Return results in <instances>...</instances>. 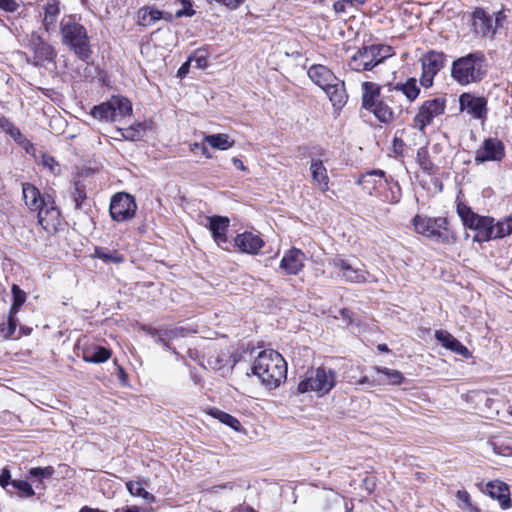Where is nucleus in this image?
<instances>
[{
    "label": "nucleus",
    "instance_id": "40",
    "mask_svg": "<svg viewBox=\"0 0 512 512\" xmlns=\"http://www.w3.org/2000/svg\"><path fill=\"white\" fill-rule=\"evenodd\" d=\"M162 18V12L157 9H142L139 11L138 23L142 26H151Z\"/></svg>",
    "mask_w": 512,
    "mask_h": 512
},
{
    "label": "nucleus",
    "instance_id": "5",
    "mask_svg": "<svg viewBox=\"0 0 512 512\" xmlns=\"http://www.w3.org/2000/svg\"><path fill=\"white\" fill-rule=\"evenodd\" d=\"M412 224L415 231L429 239L441 243H452L455 241L453 231L449 227L446 217H427L416 215Z\"/></svg>",
    "mask_w": 512,
    "mask_h": 512
},
{
    "label": "nucleus",
    "instance_id": "46",
    "mask_svg": "<svg viewBox=\"0 0 512 512\" xmlns=\"http://www.w3.org/2000/svg\"><path fill=\"white\" fill-rule=\"evenodd\" d=\"M364 3L363 0H339L333 5L336 13H345L349 7H357Z\"/></svg>",
    "mask_w": 512,
    "mask_h": 512
},
{
    "label": "nucleus",
    "instance_id": "59",
    "mask_svg": "<svg viewBox=\"0 0 512 512\" xmlns=\"http://www.w3.org/2000/svg\"><path fill=\"white\" fill-rule=\"evenodd\" d=\"M472 212L473 211L471 210V208L466 205L458 204V206H457V213L460 216L461 220L463 218H465L466 216H468V214H470Z\"/></svg>",
    "mask_w": 512,
    "mask_h": 512
},
{
    "label": "nucleus",
    "instance_id": "22",
    "mask_svg": "<svg viewBox=\"0 0 512 512\" xmlns=\"http://www.w3.org/2000/svg\"><path fill=\"white\" fill-rule=\"evenodd\" d=\"M29 46L34 52L36 63L51 61L55 56L53 47L38 35H32Z\"/></svg>",
    "mask_w": 512,
    "mask_h": 512
},
{
    "label": "nucleus",
    "instance_id": "55",
    "mask_svg": "<svg viewBox=\"0 0 512 512\" xmlns=\"http://www.w3.org/2000/svg\"><path fill=\"white\" fill-rule=\"evenodd\" d=\"M19 4L16 0H0V8L7 12H14L18 9Z\"/></svg>",
    "mask_w": 512,
    "mask_h": 512
},
{
    "label": "nucleus",
    "instance_id": "54",
    "mask_svg": "<svg viewBox=\"0 0 512 512\" xmlns=\"http://www.w3.org/2000/svg\"><path fill=\"white\" fill-rule=\"evenodd\" d=\"M384 381L380 378V377H369V376H363L361 377L357 384L358 385H364V384H368L370 386H376V385H381V383H383Z\"/></svg>",
    "mask_w": 512,
    "mask_h": 512
},
{
    "label": "nucleus",
    "instance_id": "14",
    "mask_svg": "<svg viewBox=\"0 0 512 512\" xmlns=\"http://www.w3.org/2000/svg\"><path fill=\"white\" fill-rule=\"evenodd\" d=\"M460 110H466L476 119H483L487 114V100L471 93L464 92L459 97Z\"/></svg>",
    "mask_w": 512,
    "mask_h": 512
},
{
    "label": "nucleus",
    "instance_id": "4",
    "mask_svg": "<svg viewBox=\"0 0 512 512\" xmlns=\"http://www.w3.org/2000/svg\"><path fill=\"white\" fill-rule=\"evenodd\" d=\"M392 56V48L383 44L362 46L351 56L347 66L351 71H371Z\"/></svg>",
    "mask_w": 512,
    "mask_h": 512
},
{
    "label": "nucleus",
    "instance_id": "30",
    "mask_svg": "<svg viewBox=\"0 0 512 512\" xmlns=\"http://www.w3.org/2000/svg\"><path fill=\"white\" fill-rule=\"evenodd\" d=\"M389 92H401L409 102H413L420 93L415 78H409L405 83H397L396 85H388Z\"/></svg>",
    "mask_w": 512,
    "mask_h": 512
},
{
    "label": "nucleus",
    "instance_id": "48",
    "mask_svg": "<svg viewBox=\"0 0 512 512\" xmlns=\"http://www.w3.org/2000/svg\"><path fill=\"white\" fill-rule=\"evenodd\" d=\"M85 199V190L80 185L76 184L73 191V200L75 202L76 208H81Z\"/></svg>",
    "mask_w": 512,
    "mask_h": 512
},
{
    "label": "nucleus",
    "instance_id": "41",
    "mask_svg": "<svg viewBox=\"0 0 512 512\" xmlns=\"http://www.w3.org/2000/svg\"><path fill=\"white\" fill-rule=\"evenodd\" d=\"M417 163L423 172L432 174L434 172V164L432 163L427 147H420L416 155Z\"/></svg>",
    "mask_w": 512,
    "mask_h": 512
},
{
    "label": "nucleus",
    "instance_id": "16",
    "mask_svg": "<svg viewBox=\"0 0 512 512\" xmlns=\"http://www.w3.org/2000/svg\"><path fill=\"white\" fill-rule=\"evenodd\" d=\"M386 172L380 169L367 171L357 180V184L361 185L369 195H379L380 188L387 182Z\"/></svg>",
    "mask_w": 512,
    "mask_h": 512
},
{
    "label": "nucleus",
    "instance_id": "7",
    "mask_svg": "<svg viewBox=\"0 0 512 512\" xmlns=\"http://www.w3.org/2000/svg\"><path fill=\"white\" fill-rule=\"evenodd\" d=\"M22 193L26 206L32 211H38V221L44 226L49 217L52 221L59 216L50 196H42L40 191L30 183L22 184Z\"/></svg>",
    "mask_w": 512,
    "mask_h": 512
},
{
    "label": "nucleus",
    "instance_id": "12",
    "mask_svg": "<svg viewBox=\"0 0 512 512\" xmlns=\"http://www.w3.org/2000/svg\"><path fill=\"white\" fill-rule=\"evenodd\" d=\"M505 157L504 143L496 138H486L481 146L476 150L474 161L476 164L493 161L499 162Z\"/></svg>",
    "mask_w": 512,
    "mask_h": 512
},
{
    "label": "nucleus",
    "instance_id": "24",
    "mask_svg": "<svg viewBox=\"0 0 512 512\" xmlns=\"http://www.w3.org/2000/svg\"><path fill=\"white\" fill-rule=\"evenodd\" d=\"M435 338L439 341L443 347L451 350L452 352L461 355L463 357H469L470 352L460 341H458L452 334L444 330H437L435 332Z\"/></svg>",
    "mask_w": 512,
    "mask_h": 512
},
{
    "label": "nucleus",
    "instance_id": "42",
    "mask_svg": "<svg viewBox=\"0 0 512 512\" xmlns=\"http://www.w3.org/2000/svg\"><path fill=\"white\" fill-rule=\"evenodd\" d=\"M496 239H502L512 234V216L504 217L498 221L495 220Z\"/></svg>",
    "mask_w": 512,
    "mask_h": 512
},
{
    "label": "nucleus",
    "instance_id": "33",
    "mask_svg": "<svg viewBox=\"0 0 512 512\" xmlns=\"http://www.w3.org/2000/svg\"><path fill=\"white\" fill-rule=\"evenodd\" d=\"M119 136L128 141H140L146 135V125L144 123H135L127 128H118Z\"/></svg>",
    "mask_w": 512,
    "mask_h": 512
},
{
    "label": "nucleus",
    "instance_id": "23",
    "mask_svg": "<svg viewBox=\"0 0 512 512\" xmlns=\"http://www.w3.org/2000/svg\"><path fill=\"white\" fill-rule=\"evenodd\" d=\"M209 229L213 236L214 241L222 246L227 243L226 232L229 227L230 220L224 216H212L208 218Z\"/></svg>",
    "mask_w": 512,
    "mask_h": 512
},
{
    "label": "nucleus",
    "instance_id": "21",
    "mask_svg": "<svg viewBox=\"0 0 512 512\" xmlns=\"http://www.w3.org/2000/svg\"><path fill=\"white\" fill-rule=\"evenodd\" d=\"M0 128L8 134L13 140L23 148L27 153H30L34 146L8 118L0 117Z\"/></svg>",
    "mask_w": 512,
    "mask_h": 512
},
{
    "label": "nucleus",
    "instance_id": "38",
    "mask_svg": "<svg viewBox=\"0 0 512 512\" xmlns=\"http://www.w3.org/2000/svg\"><path fill=\"white\" fill-rule=\"evenodd\" d=\"M126 488L132 496L141 497L147 503L155 502V497L144 488L142 481H128Z\"/></svg>",
    "mask_w": 512,
    "mask_h": 512
},
{
    "label": "nucleus",
    "instance_id": "57",
    "mask_svg": "<svg viewBox=\"0 0 512 512\" xmlns=\"http://www.w3.org/2000/svg\"><path fill=\"white\" fill-rule=\"evenodd\" d=\"M493 450L496 454L502 456H512V448L509 446H498L497 444H493Z\"/></svg>",
    "mask_w": 512,
    "mask_h": 512
},
{
    "label": "nucleus",
    "instance_id": "45",
    "mask_svg": "<svg viewBox=\"0 0 512 512\" xmlns=\"http://www.w3.org/2000/svg\"><path fill=\"white\" fill-rule=\"evenodd\" d=\"M13 303L10 308L11 312H18L19 308L26 300V294L17 285L12 286Z\"/></svg>",
    "mask_w": 512,
    "mask_h": 512
},
{
    "label": "nucleus",
    "instance_id": "62",
    "mask_svg": "<svg viewBox=\"0 0 512 512\" xmlns=\"http://www.w3.org/2000/svg\"><path fill=\"white\" fill-rule=\"evenodd\" d=\"M154 341L158 344L163 345L166 349H170V345L168 343V340L165 337H162L161 333H159L156 338H154Z\"/></svg>",
    "mask_w": 512,
    "mask_h": 512
},
{
    "label": "nucleus",
    "instance_id": "15",
    "mask_svg": "<svg viewBox=\"0 0 512 512\" xmlns=\"http://www.w3.org/2000/svg\"><path fill=\"white\" fill-rule=\"evenodd\" d=\"M472 28L476 35L492 37L496 32L493 15L488 14L483 8H476L472 13Z\"/></svg>",
    "mask_w": 512,
    "mask_h": 512
},
{
    "label": "nucleus",
    "instance_id": "53",
    "mask_svg": "<svg viewBox=\"0 0 512 512\" xmlns=\"http://www.w3.org/2000/svg\"><path fill=\"white\" fill-rule=\"evenodd\" d=\"M41 163L44 167H47L52 173H55L56 168L59 166L52 156L46 154H43Z\"/></svg>",
    "mask_w": 512,
    "mask_h": 512
},
{
    "label": "nucleus",
    "instance_id": "31",
    "mask_svg": "<svg viewBox=\"0 0 512 512\" xmlns=\"http://www.w3.org/2000/svg\"><path fill=\"white\" fill-rule=\"evenodd\" d=\"M384 185H386V190L380 192L379 194L381 195L382 200L390 204L399 203L402 197V193L398 181L395 180L392 176H389L387 178V182H384Z\"/></svg>",
    "mask_w": 512,
    "mask_h": 512
},
{
    "label": "nucleus",
    "instance_id": "19",
    "mask_svg": "<svg viewBox=\"0 0 512 512\" xmlns=\"http://www.w3.org/2000/svg\"><path fill=\"white\" fill-rule=\"evenodd\" d=\"M305 259L306 256L301 250L292 248L283 256L280 268L287 274L296 275L303 269Z\"/></svg>",
    "mask_w": 512,
    "mask_h": 512
},
{
    "label": "nucleus",
    "instance_id": "26",
    "mask_svg": "<svg viewBox=\"0 0 512 512\" xmlns=\"http://www.w3.org/2000/svg\"><path fill=\"white\" fill-rule=\"evenodd\" d=\"M111 357V350L99 345H89L82 348V358L89 363H104Z\"/></svg>",
    "mask_w": 512,
    "mask_h": 512
},
{
    "label": "nucleus",
    "instance_id": "27",
    "mask_svg": "<svg viewBox=\"0 0 512 512\" xmlns=\"http://www.w3.org/2000/svg\"><path fill=\"white\" fill-rule=\"evenodd\" d=\"M495 219L490 216H481L480 220H478L476 224L477 234L475 236V240L487 242L490 240H495Z\"/></svg>",
    "mask_w": 512,
    "mask_h": 512
},
{
    "label": "nucleus",
    "instance_id": "11",
    "mask_svg": "<svg viewBox=\"0 0 512 512\" xmlns=\"http://www.w3.org/2000/svg\"><path fill=\"white\" fill-rule=\"evenodd\" d=\"M446 55L443 52L429 51L421 58V85L428 88L433 84L435 75L444 67Z\"/></svg>",
    "mask_w": 512,
    "mask_h": 512
},
{
    "label": "nucleus",
    "instance_id": "32",
    "mask_svg": "<svg viewBox=\"0 0 512 512\" xmlns=\"http://www.w3.org/2000/svg\"><path fill=\"white\" fill-rule=\"evenodd\" d=\"M92 257L102 260L105 264H120L124 262V255L122 253L107 247H95Z\"/></svg>",
    "mask_w": 512,
    "mask_h": 512
},
{
    "label": "nucleus",
    "instance_id": "18",
    "mask_svg": "<svg viewBox=\"0 0 512 512\" xmlns=\"http://www.w3.org/2000/svg\"><path fill=\"white\" fill-rule=\"evenodd\" d=\"M307 74L311 81L323 90L331 83H338V77L328 67L321 64L310 66Z\"/></svg>",
    "mask_w": 512,
    "mask_h": 512
},
{
    "label": "nucleus",
    "instance_id": "25",
    "mask_svg": "<svg viewBox=\"0 0 512 512\" xmlns=\"http://www.w3.org/2000/svg\"><path fill=\"white\" fill-rule=\"evenodd\" d=\"M324 91L335 109H341L347 103L348 94L343 80L338 78V83H331Z\"/></svg>",
    "mask_w": 512,
    "mask_h": 512
},
{
    "label": "nucleus",
    "instance_id": "28",
    "mask_svg": "<svg viewBox=\"0 0 512 512\" xmlns=\"http://www.w3.org/2000/svg\"><path fill=\"white\" fill-rule=\"evenodd\" d=\"M310 171L313 182L319 186L321 191H327L329 184V176L327 173V169L323 165V161L321 159L313 158L311 160Z\"/></svg>",
    "mask_w": 512,
    "mask_h": 512
},
{
    "label": "nucleus",
    "instance_id": "8",
    "mask_svg": "<svg viewBox=\"0 0 512 512\" xmlns=\"http://www.w3.org/2000/svg\"><path fill=\"white\" fill-rule=\"evenodd\" d=\"M132 112L131 102L124 97H112L109 101L96 105L91 115L100 121L115 122Z\"/></svg>",
    "mask_w": 512,
    "mask_h": 512
},
{
    "label": "nucleus",
    "instance_id": "39",
    "mask_svg": "<svg viewBox=\"0 0 512 512\" xmlns=\"http://www.w3.org/2000/svg\"><path fill=\"white\" fill-rule=\"evenodd\" d=\"M210 415L218 419L221 423L231 427L235 431H240L241 429V423L239 422V420L224 411L214 408L211 409Z\"/></svg>",
    "mask_w": 512,
    "mask_h": 512
},
{
    "label": "nucleus",
    "instance_id": "44",
    "mask_svg": "<svg viewBox=\"0 0 512 512\" xmlns=\"http://www.w3.org/2000/svg\"><path fill=\"white\" fill-rule=\"evenodd\" d=\"M16 312H9L7 323L0 324V331L3 334L4 338L8 339L10 338L17 327V319H16Z\"/></svg>",
    "mask_w": 512,
    "mask_h": 512
},
{
    "label": "nucleus",
    "instance_id": "61",
    "mask_svg": "<svg viewBox=\"0 0 512 512\" xmlns=\"http://www.w3.org/2000/svg\"><path fill=\"white\" fill-rule=\"evenodd\" d=\"M143 329L153 339L156 338V336L160 333V327L159 328H154V327H151V326H147V327H144Z\"/></svg>",
    "mask_w": 512,
    "mask_h": 512
},
{
    "label": "nucleus",
    "instance_id": "36",
    "mask_svg": "<svg viewBox=\"0 0 512 512\" xmlns=\"http://www.w3.org/2000/svg\"><path fill=\"white\" fill-rule=\"evenodd\" d=\"M376 118L383 123H389L393 119V111L384 100H379L375 106L368 108Z\"/></svg>",
    "mask_w": 512,
    "mask_h": 512
},
{
    "label": "nucleus",
    "instance_id": "1",
    "mask_svg": "<svg viewBox=\"0 0 512 512\" xmlns=\"http://www.w3.org/2000/svg\"><path fill=\"white\" fill-rule=\"evenodd\" d=\"M252 372L269 389L277 388L287 377V363L280 353L273 349L259 352L252 366Z\"/></svg>",
    "mask_w": 512,
    "mask_h": 512
},
{
    "label": "nucleus",
    "instance_id": "47",
    "mask_svg": "<svg viewBox=\"0 0 512 512\" xmlns=\"http://www.w3.org/2000/svg\"><path fill=\"white\" fill-rule=\"evenodd\" d=\"M11 484L15 489L23 493L25 497H32L35 494L31 484H29L27 481L13 480Z\"/></svg>",
    "mask_w": 512,
    "mask_h": 512
},
{
    "label": "nucleus",
    "instance_id": "10",
    "mask_svg": "<svg viewBox=\"0 0 512 512\" xmlns=\"http://www.w3.org/2000/svg\"><path fill=\"white\" fill-rule=\"evenodd\" d=\"M137 204L135 198L125 192H118L111 198L109 214L116 222L131 220L136 213Z\"/></svg>",
    "mask_w": 512,
    "mask_h": 512
},
{
    "label": "nucleus",
    "instance_id": "64",
    "mask_svg": "<svg viewBox=\"0 0 512 512\" xmlns=\"http://www.w3.org/2000/svg\"><path fill=\"white\" fill-rule=\"evenodd\" d=\"M194 147L195 148H200L202 153L207 157V158H210L211 156L208 154V149L207 147H205L204 145H200L198 143H195L194 144Z\"/></svg>",
    "mask_w": 512,
    "mask_h": 512
},
{
    "label": "nucleus",
    "instance_id": "29",
    "mask_svg": "<svg viewBox=\"0 0 512 512\" xmlns=\"http://www.w3.org/2000/svg\"><path fill=\"white\" fill-rule=\"evenodd\" d=\"M362 107L366 110L375 106L380 99L381 87L377 83L364 81L362 83Z\"/></svg>",
    "mask_w": 512,
    "mask_h": 512
},
{
    "label": "nucleus",
    "instance_id": "49",
    "mask_svg": "<svg viewBox=\"0 0 512 512\" xmlns=\"http://www.w3.org/2000/svg\"><path fill=\"white\" fill-rule=\"evenodd\" d=\"M182 329L174 328V327H160V333L162 337H165L168 341L172 340L180 335Z\"/></svg>",
    "mask_w": 512,
    "mask_h": 512
},
{
    "label": "nucleus",
    "instance_id": "58",
    "mask_svg": "<svg viewBox=\"0 0 512 512\" xmlns=\"http://www.w3.org/2000/svg\"><path fill=\"white\" fill-rule=\"evenodd\" d=\"M11 474L9 469L3 468L0 471V485L6 487L10 483Z\"/></svg>",
    "mask_w": 512,
    "mask_h": 512
},
{
    "label": "nucleus",
    "instance_id": "34",
    "mask_svg": "<svg viewBox=\"0 0 512 512\" xmlns=\"http://www.w3.org/2000/svg\"><path fill=\"white\" fill-rule=\"evenodd\" d=\"M45 15L43 19V25L47 32L54 30L57 22V16L59 14V5L56 1H48L45 6Z\"/></svg>",
    "mask_w": 512,
    "mask_h": 512
},
{
    "label": "nucleus",
    "instance_id": "52",
    "mask_svg": "<svg viewBox=\"0 0 512 512\" xmlns=\"http://www.w3.org/2000/svg\"><path fill=\"white\" fill-rule=\"evenodd\" d=\"M480 218H481L480 215L472 212V213L468 214V216L463 218L462 221H463V224L465 227L475 230L476 224H477L478 220H480Z\"/></svg>",
    "mask_w": 512,
    "mask_h": 512
},
{
    "label": "nucleus",
    "instance_id": "20",
    "mask_svg": "<svg viewBox=\"0 0 512 512\" xmlns=\"http://www.w3.org/2000/svg\"><path fill=\"white\" fill-rule=\"evenodd\" d=\"M234 241L235 245L242 252L248 254H257L264 245L263 240L258 235L251 232H244L237 235Z\"/></svg>",
    "mask_w": 512,
    "mask_h": 512
},
{
    "label": "nucleus",
    "instance_id": "50",
    "mask_svg": "<svg viewBox=\"0 0 512 512\" xmlns=\"http://www.w3.org/2000/svg\"><path fill=\"white\" fill-rule=\"evenodd\" d=\"M456 497L459 502L462 504H459L460 508L467 509L469 506H471V497L470 494L466 490H459L456 493Z\"/></svg>",
    "mask_w": 512,
    "mask_h": 512
},
{
    "label": "nucleus",
    "instance_id": "3",
    "mask_svg": "<svg viewBox=\"0 0 512 512\" xmlns=\"http://www.w3.org/2000/svg\"><path fill=\"white\" fill-rule=\"evenodd\" d=\"M62 40L77 57L87 62L92 54L90 40L86 28L77 23L73 18H64L60 24Z\"/></svg>",
    "mask_w": 512,
    "mask_h": 512
},
{
    "label": "nucleus",
    "instance_id": "37",
    "mask_svg": "<svg viewBox=\"0 0 512 512\" xmlns=\"http://www.w3.org/2000/svg\"><path fill=\"white\" fill-rule=\"evenodd\" d=\"M205 141L215 149L227 150L234 145V141L227 134H211L205 136Z\"/></svg>",
    "mask_w": 512,
    "mask_h": 512
},
{
    "label": "nucleus",
    "instance_id": "60",
    "mask_svg": "<svg viewBox=\"0 0 512 512\" xmlns=\"http://www.w3.org/2000/svg\"><path fill=\"white\" fill-rule=\"evenodd\" d=\"M190 62H191V58H189L185 63H183L181 65V67L179 68L178 70V76L180 78H184L188 72H189V68H190Z\"/></svg>",
    "mask_w": 512,
    "mask_h": 512
},
{
    "label": "nucleus",
    "instance_id": "56",
    "mask_svg": "<svg viewBox=\"0 0 512 512\" xmlns=\"http://www.w3.org/2000/svg\"><path fill=\"white\" fill-rule=\"evenodd\" d=\"M505 20L506 14L504 10H499L493 14V24L495 25L496 30L504 25Z\"/></svg>",
    "mask_w": 512,
    "mask_h": 512
},
{
    "label": "nucleus",
    "instance_id": "63",
    "mask_svg": "<svg viewBox=\"0 0 512 512\" xmlns=\"http://www.w3.org/2000/svg\"><path fill=\"white\" fill-rule=\"evenodd\" d=\"M232 163H233V165L236 168H238V169H240L242 171H246L247 170V167L243 164V162L240 159L236 158V157H234L232 159Z\"/></svg>",
    "mask_w": 512,
    "mask_h": 512
},
{
    "label": "nucleus",
    "instance_id": "9",
    "mask_svg": "<svg viewBox=\"0 0 512 512\" xmlns=\"http://www.w3.org/2000/svg\"><path fill=\"white\" fill-rule=\"evenodd\" d=\"M445 108L446 99L443 97L424 101L413 118V126L424 133L425 128L432 124L434 118L445 112Z\"/></svg>",
    "mask_w": 512,
    "mask_h": 512
},
{
    "label": "nucleus",
    "instance_id": "51",
    "mask_svg": "<svg viewBox=\"0 0 512 512\" xmlns=\"http://www.w3.org/2000/svg\"><path fill=\"white\" fill-rule=\"evenodd\" d=\"M183 5L184 7L176 12V17H191L195 14V10L192 8V4L189 0H183Z\"/></svg>",
    "mask_w": 512,
    "mask_h": 512
},
{
    "label": "nucleus",
    "instance_id": "2",
    "mask_svg": "<svg viewBox=\"0 0 512 512\" xmlns=\"http://www.w3.org/2000/svg\"><path fill=\"white\" fill-rule=\"evenodd\" d=\"M488 62L482 51L468 53L455 59L451 65V78L461 86L480 83L487 75Z\"/></svg>",
    "mask_w": 512,
    "mask_h": 512
},
{
    "label": "nucleus",
    "instance_id": "6",
    "mask_svg": "<svg viewBox=\"0 0 512 512\" xmlns=\"http://www.w3.org/2000/svg\"><path fill=\"white\" fill-rule=\"evenodd\" d=\"M336 385V372L328 367L320 366L307 372L298 386V393L315 392L318 396L328 394Z\"/></svg>",
    "mask_w": 512,
    "mask_h": 512
},
{
    "label": "nucleus",
    "instance_id": "17",
    "mask_svg": "<svg viewBox=\"0 0 512 512\" xmlns=\"http://www.w3.org/2000/svg\"><path fill=\"white\" fill-rule=\"evenodd\" d=\"M486 492L491 498L498 500L501 509L507 510L512 507L510 490L506 483L500 480L489 481L486 484Z\"/></svg>",
    "mask_w": 512,
    "mask_h": 512
},
{
    "label": "nucleus",
    "instance_id": "43",
    "mask_svg": "<svg viewBox=\"0 0 512 512\" xmlns=\"http://www.w3.org/2000/svg\"><path fill=\"white\" fill-rule=\"evenodd\" d=\"M54 472L55 470L52 466L35 467L30 469L29 475L34 481L38 482V487L40 484H43V479L51 478Z\"/></svg>",
    "mask_w": 512,
    "mask_h": 512
},
{
    "label": "nucleus",
    "instance_id": "13",
    "mask_svg": "<svg viewBox=\"0 0 512 512\" xmlns=\"http://www.w3.org/2000/svg\"><path fill=\"white\" fill-rule=\"evenodd\" d=\"M333 266L336 268L340 276L347 282L351 283H367L375 281L374 277L361 266H355L348 260L335 258Z\"/></svg>",
    "mask_w": 512,
    "mask_h": 512
},
{
    "label": "nucleus",
    "instance_id": "35",
    "mask_svg": "<svg viewBox=\"0 0 512 512\" xmlns=\"http://www.w3.org/2000/svg\"><path fill=\"white\" fill-rule=\"evenodd\" d=\"M374 370L377 374H381L383 376H379L384 382L381 385H399L404 382L405 378L401 372L398 370H392L386 367H375Z\"/></svg>",
    "mask_w": 512,
    "mask_h": 512
}]
</instances>
